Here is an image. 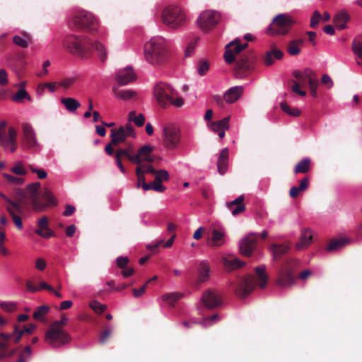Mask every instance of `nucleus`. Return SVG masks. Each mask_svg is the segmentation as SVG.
Listing matches in <instances>:
<instances>
[{
	"instance_id": "f257e3e1",
	"label": "nucleus",
	"mask_w": 362,
	"mask_h": 362,
	"mask_svg": "<svg viewBox=\"0 0 362 362\" xmlns=\"http://www.w3.org/2000/svg\"><path fill=\"white\" fill-rule=\"evenodd\" d=\"M63 45L71 54L81 58L86 57L95 49L102 62L107 59V52L104 45L98 41L93 42L85 36L67 35L64 40Z\"/></svg>"
},
{
	"instance_id": "f03ea898",
	"label": "nucleus",
	"mask_w": 362,
	"mask_h": 362,
	"mask_svg": "<svg viewBox=\"0 0 362 362\" xmlns=\"http://www.w3.org/2000/svg\"><path fill=\"white\" fill-rule=\"evenodd\" d=\"M40 183L37 182L28 185L26 189H24V199L25 197L30 199L33 209L37 212L43 211L46 207L57 204L53 194L48 189H45L42 194V198L46 201V203H42L40 198Z\"/></svg>"
},
{
	"instance_id": "7ed1b4c3",
	"label": "nucleus",
	"mask_w": 362,
	"mask_h": 362,
	"mask_svg": "<svg viewBox=\"0 0 362 362\" xmlns=\"http://www.w3.org/2000/svg\"><path fill=\"white\" fill-rule=\"evenodd\" d=\"M146 60L152 65H161L167 60L165 42L162 37H153L144 45Z\"/></svg>"
},
{
	"instance_id": "20e7f679",
	"label": "nucleus",
	"mask_w": 362,
	"mask_h": 362,
	"mask_svg": "<svg viewBox=\"0 0 362 362\" xmlns=\"http://www.w3.org/2000/svg\"><path fill=\"white\" fill-rule=\"evenodd\" d=\"M0 197L6 202V210L16 226L18 229H21L23 228L21 218L23 214V190L20 188H15L11 198H8L0 192Z\"/></svg>"
},
{
	"instance_id": "39448f33",
	"label": "nucleus",
	"mask_w": 362,
	"mask_h": 362,
	"mask_svg": "<svg viewBox=\"0 0 362 362\" xmlns=\"http://www.w3.org/2000/svg\"><path fill=\"white\" fill-rule=\"evenodd\" d=\"M299 262L296 259H287L278 272L276 284L282 288H288L296 283L295 268Z\"/></svg>"
},
{
	"instance_id": "423d86ee",
	"label": "nucleus",
	"mask_w": 362,
	"mask_h": 362,
	"mask_svg": "<svg viewBox=\"0 0 362 362\" xmlns=\"http://www.w3.org/2000/svg\"><path fill=\"white\" fill-rule=\"evenodd\" d=\"M161 19L168 28L177 29L184 25L186 17L180 8L170 6L163 9Z\"/></svg>"
},
{
	"instance_id": "0eeeda50",
	"label": "nucleus",
	"mask_w": 362,
	"mask_h": 362,
	"mask_svg": "<svg viewBox=\"0 0 362 362\" xmlns=\"http://www.w3.org/2000/svg\"><path fill=\"white\" fill-rule=\"evenodd\" d=\"M69 25L72 29L93 31L97 29L98 23L92 13L82 11L75 13L70 19Z\"/></svg>"
},
{
	"instance_id": "6e6552de",
	"label": "nucleus",
	"mask_w": 362,
	"mask_h": 362,
	"mask_svg": "<svg viewBox=\"0 0 362 362\" xmlns=\"http://www.w3.org/2000/svg\"><path fill=\"white\" fill-rule=\"evenodd\" d=\"M295 24L294 19L286 13L276 16L267 28V33L271 35H286Z\"/></svg>"
},
{
	"instance_id": "1a4fd4ad",
	"label": "nucleus",
	"mask_w": 362,
	"mask_h": 362,
	"mask_svg": "<svg viewBox=\"0 0 362 362\" xmlns=\"http://www.w3.org/2000/svg\"><path fill=\"white\" fill-rule=\"evenodd\" d=\"M45 341L53 348H59L71 341V335L64 329L49 326L45 336Z\"/></svg>"
},
{
	"instance_id": "9d476101",
	"label": "nucleus",
	"mask_w": 362,
	"mask_h": 362,
	"mask_svg": "<svg viewBox=\"0 0 362 362\" xmlns=\"http://www.w3.org/2000/svg\"><path fill=\"white\" fill-rule=\"evenodd\" d=\"M255 61L256 57L253 53L241 55L234 68L235 77L243 78L250 74L254 69Z\"/></svg>"
},
{
	"instance_id": "9b49d317",
	"label": "nucleus",
	"mask_w": 362,
	"mask_h": 362,
	"mask_svg": "<svg viewBox=\"0 0 362 362\" xmlns=\"http://www.w3.org/2000/svg\"><path fill=\"white\" fill-rule=\"evenodd\" d=\"M177 93L169 84L165 83H158L154 88V95L158 105L166 108L170 105L172 96H175Z\"/></svg>"
},
{
	"instance_id": "f8f14e48",
	"label": "nucleus",
	"mask_w": 362,
	"mask_h": 362,
	"mask_svg": "<svg viewBox=\"0 0 362 362\" xmlns=\"http://www.w3.org/2000/svg\"><path fill=\"white\" fill-rule=\"evenodd\" d=\"M163 146L169 150L176 148L180 142V130L175 124L165 125L163 127Z\"/></svg>"
},
{
	"instance_id": "ddd939ff",
	"label": "nucleus",
	"mask_w": 362,
	"mask_h": 362,
	"mask_svg": "<svg viewBox=\"0 0 362 362\" xmlns=\"http://www.w3.org/2000/svg\"><path fill=\"white\" fill-rule=\"evenodd\" d=\"M221 15L219 12L212 10L203 11L197 19L198 26L204 31H209L215 27L221 21Z\"/></svg>"
},
{
	"instance_id": "4468645a",
	"label": "nucleus",
	"mask_w": 362,
	"mask_h": 362,
	"mask_svg": "<svg viewBox=\"0 0 362 362\" xmlns=\"http://www.w3.org/2000/svg\"><path fill=\"white\" fill-rule=\"evenodd\" d=\"M6 124L5 121L0 122V146L4 148H9V151L13 153L16 148V132L13 127H9L7 136L5 131Z\"/></svg>"
},
{
	"instance_id": "2eb2a0df",
	"label": "nucleus",
	"mask_w": 362,
	"mask_h": 362,
	"mask_svg": "<svg viewBox=\"0 0 362 362\" xmlns=\"http://www.w3.org/2000/svg\"><path fill=\"white\" fill-rule=\"evenodd\" d=\"M128 136H135L134 127L130 124H127L125 126H122L118 129H112L111 130L110 137L114 146H117L119 144L124 142Z\"/></svg>"
},
{
	"instance_id": "dca6fc26",
	"label": "nucleus",
	"mask_w": 362,
	"mask_h": 362,
	"mask_svg": "<svg viewBox=\"0 0 362 362\" xmlns=\"http://www.w3.org/2000/svg\"><path fill=\"white\" fill-rule=\"evenodd\" d=\"M255 285L256 281L255 276L252 275H247L240 280L235 289V293L239 298H246L255 289Z\"/></svg>"
},
{
	"instance_id": "f3484780",
	"label": "nucleus",
	"mask_w": 362,
	"mask_h": 362,
	"mask_svg": "<svg viewBox=\"0 0 362 362\" xmlns=\"http://www.w3.org/2000/svg\"><path fill=\"white\" fill-rule=\"evenodd\" d=\"M202 303L209 308L214 309L222 304V298L218 291L209 289L206 291L202 297Z\"/></svg>"
},
{
	"instance_id": "a211bd4d",
	"label": "nucleus",
	"mask_w": 362,
	"mask_h": 362,
	"mask_svg": "<svg viewBox=\"0 0 362 362\" xmlns=\"http://www.w3.org/2000/svg\"><path fill=\"white\" fill-rule=\"evenodd\" d=\"M153 148L148 145H145L138 149L137 153L134 157L129 158V161L132 163L140 164V163H153L154 159L151 156Z\"/></svg>"
},
{
	"instance_id": "6ab92c4d",
	"label": "nucleus",
	"mask_w": 362,
	"mask_h": 362,
	"mask_svg": "<svg viewBox=\"0 0 362 362\" xmlns=\"http://www.w3.org/2000/svg\"><path fill=\"white\" fill-rule=\"evenodd\" d=\"M24 146L33 151H37L40 148V144L37 143L35 133L30 124L24 123Z\"/></svg>"
},
{
	"instance_id": "aec40b11",
	"label": "nucleus",
	"mask_w": 362,
	"mask_h": 362,
	"mask_svg": "<svg viewBox=\"0 0 362 362\" xmlns=\"http://www.w3.org/2000/svg\"><path fill=\"white\" fill-rule=\"evenodd\" d=\"M257 238L254 233H250L240 242L239 247L242 255L250 256L256 247Z\"/></svg>"
},
{
	"instance_id": "412c9836",
	"label": "nucleus",
	"mask_w": 362,
	"mask_h": 362,
	"mask_svg": "<svg viewBox=\"0 0 362 362\" xmlns=\"http://www.w3.org/2000/svg\"><path fill=\"white\" fill-rule=\"evenodd\" d=\"M224 53L225 61L230 64L235 62V55L241 52L240 40L235 39L226 46Z\"/></svg>"
},
{
	"instance_id": "4be33fe9",
	"label": "nucleus",
	"mask_w": 362,
	"mask_h": 362,
	"mask_svg": "<svg viewBox=\"0 0 362 362\" xmlns=\"http://www.w3.org/2000/svg\"><path fill=\"white\" fill-rule=\"evenodd\" d=\"M136 78L132 67H127L119 70L116 74L115 80L119 86H125L134 81Z\"/></svg>"
},
{
	"instance_id": "5701e85b",
	"label": "nucleus",
	"mask_w": 362,
	"mask_h": 362,
	"mask_svg": "<svg viewBox=\"0 0 362 362\" xmlns=\"http://www.w3.org/2000/svg\"><path fill=\"white\" fill-rule=\"evenodd\" d=\"M293 76L296 78L297 83H299L301 87H305L307 83L309 85L310 81H313L317 78L315 73L308 68L305 69L303 71H295L293 73Z\"/></svg>"
},
{
	"instance_id": "b1692460",
	"label": "nucleus",
	"mask_w": 362,
	"mask_h": 362,
	"mask_svg": "<svg viewBox=\"0 0 362 362\" xmlns=\"http://www.w3.org/2000/svg\"><path fill=\"white\" fill-rule=\"evenodd\" d=\"M176 228H177V226L175 223H169L168 224L167 230L169 233H171V236L168 239V240L166 241L165 243H164V240H160L153 245H148L147 246V248L148 250H155V249H157L158 247H160L163 244L164 247H170L173 245V244L175 241V239L176 238V234L174 233L175 230H176Z\"/></svg>"
},
{
	"instance_id": "393cba45",
	"label": "nucleus",
	"mask_w": 362,
	"mask_h": 362,
	"mask_svg": "<svg viewBox=\"0 0 362 362\" xmlns=\"http://www.w3.org/2000/svg\"><path fill=\"white\" fill-rule=\"evenodd\" d=\"M230 117H224L223 119L210 124V128L212 132L217 133L219 138L222 139L225 136V131L230 127L229 124Z\"/></svg>"
},
{
	"instance_id": "a878e982",
	"label": "nucleus",
	"mask_w": 362,
	"mask_h": 362,
	"mask_svg": "<svg viewBox=\"0 0 362 362\" xmlns=\"http://www.w3.org/2000/svg\"><path fill=\"white\" fill-rule=\"evenodd\" d=\"M35 233L45 238L55 236V233L48 227V218L45 216L38 221V228L35 230Z\"/></svg>"
},
{
	"instance_id": "bb28decb",
	"label": "nucleus",
	"mask_w": 362,
	"mask_h": 362,
	"mask_svg": "<svg viewBox=\"0 0 362 362\" xmlns=\"http://www.w3.org/2000/svg\"><path fill=\"white\" fill-rule=\"evenodd\" d=\"M291 246L289 244H272L269 247V250L272 254L273 260H279L284 255H286L290 250Z\"/></svg>"
},
{
	"instance_id": "cd10ccee",
	"label": "nucleus",
	"mask_w": 362,
	"mask_h": 362,
	"mask_svg": "<svg viewBox=\"0 0 362 362\" xmlns=\"http://www.w3.org/2000/svg\"><path fill=\"white\" fill-rule=\"evenodd\" d=\"M243 86L232 87L224 93L223 99L227 103H233L243 95Z\"/></svg>"
},
{
	"instance_id": "c85d7f7f",
	"label": "nucleus",
	"mask_w": 362,
	"mask_h": 362,
	"mask_svg": "<svg viewBox=\"0 0 362 362\" xmlns=\"http://www.w3.org/2000/svg\"><path fill=\"white\" fill-rule=\"evenodd\" d=\"M313 240V233L309 228H304L301 230L300 240L296 243L295 247L296 250H301L307 248Z\"/></svg>"
},
{
	"instance_id": "c756f323",
	"label": "nucleus",
	"mask_w": 362,
	"mask_h": 362,
	"mask_svg": "<svg viewBox=\"0 0 362 362\" xmlns=\"http://www.w3.org/2000/svg\"><path fill=\"white\" fill-rule=\"evenodd\" d=\"M244 199V196L240 195L235 200L227 202V208L231 211L233 216H237L245 211Z\"/></svg>"
},
{
	"instance_id": "7c9ffc66",
	"label": "nucleus",
	"mask_w": 362,
	"mask_h": 362,
	"mask_svg": "<svg viewBox=\"0 0 362 362\" xmlns=\"http://www.w3.org/2000/svg\"><path fill=\"white\" fill-rule=\"evenodd\" d=\"M229 157V151L227 148L221 150L217 161L218 171L221 175H223L228 168Z\"/></svg>"
},
{
	"instance_id": "2f4dec72",
	"label": "nucleus",
	"mask_w": 362,
	"mask_h": 362,
	"mask_svg": "<svg viewBox=\"0 0 362 362\" xmlns=\"http://www.w3.org/2000/svg\"><path fill=\"white\" fill-rule=\"evenodd\" d=\"M349 20V14L346 11H340L334 15L333 23L337 28L343 30L346 28V24Z\"/></svg>"
},
{
	"instance_id": "473e14b6",
	"label": "nucleus",
	"mask_w": 362,
	"mask_h": 362,
	"mask_svg": "<svg viewBox=\"0 0 362 362\" xmlns=\"http://www.w3.org/2000/svg\"><path fill=\"white\" fill-rule=\"evenodd\" d=\"M284 56V53L280 49L275 47H272L271 51L267 52L264 58V62L267 66H270L274 63V58L276 59H281Z\"/></svg>"
},
{
	"instance_id": "72a5a7b5",
	"label": "nucleus",
	"mask_w": 362,
	"mask_h": 362,
	"mask_svg": "<svg viewBox=\"0 0 362 362\" xmlns=\"http://www.w3.org/2000/svg\"><path fill=\"white\" fill-rule=\"evenodd\" d=\"M308 185L309 178L308 177H303L300 181V185L298 187L293 186L291 187L289 190L290 197L293 199L296 198L300 192H304L308 189Z\"/></svg>"
},
{
	"instance_id": "f704fd0d",
	"label": "nucleus",
	"mask_w": 362,
	"mask_h": 362,
	"mask_svg": "<svg viewBox=\"0 0 362 362\" xmlns=\"http://www.w3.org/2000/svg\"><path fill=\"white\" fill-rule=\"evenodd\" d=\"M210 268L206 262L202 261L198 267V283L202 284L206 281L209 278Z\"/></svg>"
},
{
	"instance_id": "c9c22d12",
	"label": "nucleus",
	"mask_w": 362,
	"mask_h": 362,
	"mask_svg": "<svg viewBox=\"0 0 362 362\" xmlns=\"http://www.w3.org/2000/svg\"><path fill=\"white\" fill-rule=\"evenodd\" d=\"M303 39L291 40L286 47L287 52L291 56H296L300 53V47L303 45Z\"/></svg>"
},
{
	"instance_id": "e433bc0d",
	"label": "nucleus",
	"mask_w": 362,
	"mask_h": 362,
	"mask_svg": "<svg viewBox=\"0 0 362 362\" xmlns=\"http://www.w3.org/2000/svg\"><path fill=\"white\" fill-rule=\"evenodd\" d=\"M311 160L305 158L299 161L295 166L293 172L295 174L307 173L310 170Z\"/></svg>"
},
{
	"instance_id": "4c0bfd02",
	"label": "nucleus",
	"mask_w": 362,
	"mask_h": 362,
	"mask_svg": "<svg viewBox=\"0 0 362 362\" xmlns=\"http://www.w3.org/2000/svg\"><path fill=\"white\" fill-rule=\"evenodd\" d=\"M26 287L28 291L32 293L39 291L41 289H45L49 292H54L53 287L45 281L40 282V285L37 286L33 284V281L28 280L26 282Z\"/></svg>"
},
{
	"instance_id": "58836bf2",
	"label": "nucleus",
	"mask_w": 362,
	"mask_h": 362,
	"mask_svg": "<svg viewBox=\"0 0 362 362\" xmlns=\"http://www.w3.org/2000/svg\"><path fill=\"white\" fill-rule=\"evenodd\" d=\"M112 91L115 97L123 100H128L136 96V92L133 90H119L117 88H113Z\"/></svg>"
},
{
	"instance_id": "ea45409f",
	"label": "nucleus",
	"mask_w": 362,
	"mask_h": 362,
	"mask_svg": "<svg viewBox=\"0 0 362 362\" xmlns=\"http://www.w3.org/2000/svg\"><path fill=\"white\" fill-rule=\"evenodd\" d=\"M61 103L71 112H75L81 106L80 103L73 98H62Z\"/></svg>"
},
{
	"instance_id": "a19ab883",
	"label": "nucleus",
	"mask_w": 362,
	"mask_h": 362,
	"mask_svg": "<svg viewBox=\"0 0 362 362\" xmlns=\"http://www.w3.org/2000/svg\"><path fill=\"white\" fill-rule=\"evenodd\" d=\"M21 57L19 54L11 56L8 59V66H10L18 76L21 75Z\"/></svg>"
},
{
	"instance_id": "79ce46f5",
	"label": "nucleus",
	"mask_w": 362,
	"mask_h": 362,
	"mask_svg": "<svg viewBox=\"0 0 362 362\" xmlns=\"http://www.w3.org/2000/svg\"><path fill=\"white\" fill-rule=\"evenodd\" d=\"M2 337L7 341L16 343L19 341L23 337V329H20L18 326H15L14 332L11 334H2Z\"/></svg>"
},
{
	"instance_id": "37998d69",
	"label": "nucleus",
	"mask_w": 362,
	"mask_h": 362,
	"mask_svg": "<svg viewBox=\"0 0 362 362\" xmlns=\"http://www.w3.org/2000/svg\"><path fill=\"white\" fill-rule=\"evenodd\" d=\"M265 266L257 267L255 272L258 280L259 287L264 288L267 282V275L265 274Z\"/></svg>"
},
{
	"instance_id": "c03bdc74",
	"label": "nucleus",
	"mask_w": 362,
	"mask_h": 362,
	"mask_svg": "<svg viewBox=\"0 0 362 362\" xmlns=\"http://www.w3.org/2000/svg\"><path fill=\"white\" fill-rule=\"evenodd\" d=\"M224 237L225 235L223 232L214 229L212 231V236L211 238L210 244H211L213 246H221L225 242Z\"/></svg>"
},
{
	"instance_id": "a18cd8bd",
	"label": "nucleus",
	"mask_w": 362,
	"mask_h": 362,
	"mask_svg": "<svg viewBox=\"0 0 362 362\" xmlns=\"http://www.w3.org/2000/svg\"><path fill=\"white\" fill-rule=\"evenodd\" d=\"M348 242L346 238L332 239L326 247V250L330 252L339 250L344 247Z\"/></svg>"
},
{
	"instance_id": "49530a36",
	"label": "nucleus",
	"mask_w": 362,
	"mask_h": 362,
	"mask_svg": "<svg viewBox=\"0 0 362 362\" xmlns=\"http://www.w3.org/2000/svg\"><path fill=\"white\" fill-rule=\"evenodd\" d=\"M182 296V293L179 292L167 293L162 296V300L170 305H174Z\"/></svg>"
},
{
	"instance_id": "de8ad7c7",
	"label": "nucleus",
	"mask_w": 362,
	"mask_h": 362,
	"mask_svg": "<svg viewBox=\"0 0 362 362\" xmlns=\"http://www.w3.org/2000/svg\"><path fill=\"white\" fill-rule=\"evenodd\" d=\"M115 156L117 165L118 166V168H119V170H121V172L122 173H125L126 170L122 163V156L126 157L129 160V158H131V157L129 156V154L124 150H117L115 153Z\"/></svg>"
},
{
	"instance_id": "09e8293b",
	"label": "nucleus",
	"mask_w": 362,
	"mask_h": 362,
	"mask_svg": "<svg viewBox=\"0 0 362 362\" xmlns=\"http://www.w3.org/2000/svg\"><path fill=\"white\" fill-rule=\"evenodd\" d=\"M129 122H133L137 127H142L145 123V117L142 114H139L136 115L135 111H131L129 113Z\"/></svg>"
},
{
	"instance_id": "8fccbe9b",
	"label": "nucleus",
	"mask_w": 362,
	"mask_h": 362,
	"mask_svg": "<svg viewBox=\"0 0 362 362\" xmlns=\"http://www.w3.org/2000/svg\"><path fill=\"white\" fill-rule=\"evenodd\" d=\"M244 262H241L237 258L233 259H226L224 262L225 267L230 270L236 269L242 267L244 265Z\"/></svg>"
},
{
	"instance_id": "3c124183",
	"label": "nucleus",
	"mask_w": 362,
	"mask_h": 362,
	"mask_svg": "<svg viewBox=\"0 0 362 362\" xmlns=\"http://www.w3.org/2000/svg\"><path fill=\"white\" fill-rule=\"evenodd\" d=\"M49 308L47 305H41L33 313V318L37 320H43L45 316L48 313Z\"/></svg>"
},
{
	"instance_id": "603ef678",
	"label": "nucleus",
	"mask_w": 362,
	"mask_h": 362,
	"mask_svg": "<svg viewBox=\"0 0 362 362\" xmlns=\"http://www.w3.org/2000/svg\"><path fill=\"white\" fill-rule=\"evenodd\" d=\"M155 176V180L158 182H163L165 181H168L170 179V175L167 170H156V173H153Z\"/></svg>"
},
{
	"instance_id": "864d4df0",
	"label": "nucleus",
	"mask_w": 362,
	"mask_h": 362,
	"mask_svg": "<svg viewBox=\"0 0 362 362\" xmlns=\"http://www.w3.org/2000/svg\"><path fill=\"white\" fill-rule=\"evenodd\" d=\"M151 163H152L146 162L140 163V164H137L136 168H141L140 169L141 170V173L144 175L146 173L153 175V173H156V169L153 168Z\"/></svg>"
},
{
	"instance_id": "5fc2aeb1",
	"label": "nucleus",
	"mask_w": 362,
	"mask_h": 362,
	"mask_svg": "<svg viewBox=\"0 0 362 362\" xmlns=\"http://www.w3.org/2000/svg\"><path fill=\"white\" fill-rule=\"evenodd\" d=\"M351 48L354 53L358 57L360 61L362 62V42L354 40L352 42Z\"/></svg>"
},
{
	"instance_id": "6e6d98bb",
	"label": "nucleus",
	"mask_w": 362,
	"mask_h": 362,
	"mask_svg": "<svg viewBox=\"0 0 362 362\" xmlns=\"http://www.w3.org/2000/svg\"><path fill=\"white\" fill-rule=\"evenodd\" d=\"M281 107L283 111H284L289 115L298 117L300 115V111L298 109L292 108L286 103H281Z\"/></svg>"
},
{
	"instance_id": "4d7b16f0",
	"label": "nucleus",
	"mask_w": 362,
	"mask_h": 362,
	"mask_svg": "<svg viewBox=\"0 0 362 362\" xmlns=\"http://www.w3.org/2000/svg\"><path fill=\"white\" fill-rule=\"evenodd\" d=\"M288 85H289L291 89L292 90V91H293L295 93H297L300 96H305L306 95L305 91L301 90L300 89V87H301V86H300L299 83H297L296 81L293 80V79L290 80L288 81Z\"/></svg>"
},
{
	"instance_id": "13d9d810",
	"label": "nucleus",
	"mask_w": 362,
	"mask_h": 362,
	"mask_svg": "<svg viewBox=\"0 0 362 362\" xmlns=\"http://www.w3.org/2000/svg\"><path fill=\"white\" fill-rule=\"evenodd\" d=\"M0 308L6 313H13L17 310V305L13 302H0Z\"/></svg>"
},
{
	"instance_id": "bf43d9fd",
	"label": "nucleus",
	"mask_w": 362,
	"mask_h": 362,
	"mask_svg": "<svg viewBox=\"0 0 362 362\" xmlns=\"http://www.w3.org/2000/svg\"><path fill=\"white\" fill-rule=\"evenodd\" d=\"M3 177L8 182V183L13 185H20L23 183L22 178L17 177L7 173H3Z\"/></svg>"
},
{
	"instance_id": "052dcab7",
	"label": "nucleus",
	"mask_w": 362,
	"mask_h": 362,
	"mask_svg": "<svg viewBox=\"0 0 362 362\" xmlns=\"http://www.w3.org/2000/svg\"><path fill=\"white\" fill-rule=\"evenodd\" d=\"M322 20V15L318 11H315L310 19V25L312 28H315L320 21Z\"/></svg>"
},
{
	"instance_id": "680f3d73",
	"label": "nucleus",
	"mask_w": 362,
	"mask_h": 362,
	"mask_svg": "<svg viewBox=\"0 0 362 362\" xmlns=\"http://www.w3.org/2000/svg\"><path fill=\"white\" fill-rule=\"evenodd\" d=\"M29 45L31 46L32 49L37 48V45L35 44L33 37L24 31V49Z\"/></svg>"
},
{
	"instance_id": "e2e57ef3",
	"label": "nucleus",
	"mask_w": 362,
	"mask_h": 362,
	"mask_svg": "<svg viewBox=\"0 0 362 362\" xmlns=\"http://www.w3.org/2000/svg\"><path fill=\"white\" fill-rule=\"evenodd\" d=\"M209 69V64L206 61H200L197 66V71L200 76H204L206 74Z\"/></svg>"
},
{
	"instance_id": "0e129e2a",
	"label": "nucleus",
	"mask_w": 362,
	"mask_h": 362,
	"mask_svg": "<svg viewBox=\"0 0 362 362\" xmlns=\"http://www.w3.org/2000/svg\"><path fill=\"white\" fill-rule=\"evenodd\" d=\"M90 308L97 313H103L106 309L107 306L103 304H100L98 301H93L90 304Z\"/></svg>"
},
{
	"instance_id": "69168bd1",
	"label": "nucleus",
	"mask_w": 362,
	"mask_h": 362,
	"mask_svg": "<svg viewBox=\"0 0 362 362\" xmlns=\"http://www.w3.org/2000/svg\"><path fill=\"white\" fill-rule=\"evenodd\" d=\"M112 334V329L110 327H106L104 329V330L101 332L100 337H99V341L100 344H105L108 338L111 336Z\"/></svg>"
},
{
	"instance_id": "338daca9",
	"label": "nucleus",
	"mask_w": 362,
	"mask_h": 362,
	"mask_svg": "<svg viewBox=\"0 0 362 362\" xmlns=\"http://www.w3.org/2000/svg\"><path fill=\"white\" fill-rule=\"evenodd\" d=\"M76 80L77 77L75 76L66 78L60 82L59 85L66 89L73 86Z\"/></svg>"
},
{
	"instance_id": "774afa93",
	"label": "nucleus",
	"mask_w": 362,
	"mask_h": 362,
	"mask_svg": "<svg viewBox=\"0 0 362 362\" xmlns=\"http://www.w3.org/2000/svg\"><path fill=\"white\" fill-rule=\"evenodd\" d=\"M28 168L30 169L31 172L36 173L40 179H45L47 176L46 171L42 168H34L33 165H29Z\"/></svg>"
}]
</instances>
